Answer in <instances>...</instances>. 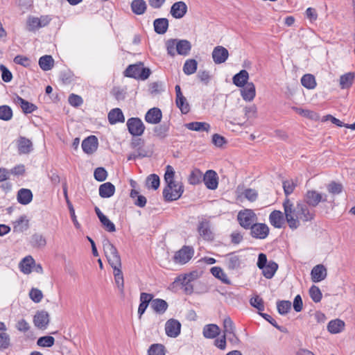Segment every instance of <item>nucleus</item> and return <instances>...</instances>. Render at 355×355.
Here are the masks:
<instances>
[{
	"instance_id": "1",
	"label": "nucleus",
	"mask_w": 355,
	"mask_h": 355,
	"mask_svg": "<svg viewBox=\"0 0 355 355\" xmlns=\"http://www.w3.org/2000/svg\"><path fill=\"white\" fill-rule=\"evenodd\" d=\"M283 207L286 221L291 230H296L301 223H306L314 218V213L311 211L306 205L295 204L288 198H286L283 202Z\"/></svg>"
},
{
	"instance_id": "2",
	"label": "nucleus",
	"mask_w": 355,
	"mask_h": 355,
	"mask_svg": "<svg viewBox=\"0 0 355 355\" xmlns=\"http://www.w3.org/2000/svg\"><path fill=\"white\" fill-rule=\"evenodd\" d=\"M175 171L173 168L168 165L166 168L164 180L167 184L163 191L166 200L173 201L180 198L183 193V187L180 182L174 180Z\"/></svg>"
},
{
	"instance_id": "3",
	"label": "nucleus",
	"mask_w": 355,
	"mask_h": 355,
	"mask_svg": "<svg viewBox=\"0 0 355 355\" xmlns=\"http://www.w3.org/2000/svg\"><path fill=\"white\" fill-rule=\"evenodd\" d=\"M166 49L168 53L172 56L175 54L186 55L191 50V46L187 40H178L176 39H171L166 42Z\"/></svg>"
},
{
	"instance_id": "4",
	"label": "nucleus",
	"mask_w": 355,
	"mask_h": 355,
	"mask_svg": "<svg viewBox=\"0 0 355 355\" xmlns=\"http://www.w3.org/2000/svg\"><path fill=\"white\" fill-rule=\"evenodd\" d=\"M103 247L109 264L114 267L116 265L119 266L121 263V257L115 246L109 240H105L103 241Z\"/></svg>"
},
{
	"instance_id": "5",
	"label": "nucleus",
	"mask_w": 355,
	"mask_h": 355,
	"mask_svg": "<svg viewBox=\"0 0 355 355\" xmlns=\"http://www.w3.org/2000/svg\"><path fill=\"white\" fill-rule=\"evenodd\" d=\"M51 19L49 15H42L40 17L29 16L26 20V29L34 32L40 28L46 26Z\"/></svg>"
},
{
	"instance_id": "6",
	"label": "nucleus",
	"mask_w": 355,
	"mask_h": 355,
	"mask_svg": "<svg viewBox=\"0 0 355 355\" xmlns=\"http://www.w3.org/2000/svg\"><path fill=\"white\" fill-rule=\"evenodd\" d=\"M257 217L254 211L251 209H244L239 212L238 220L239 224L244 228L251 227L252 223L256 221Z\"/></svg>"
},
{
	"instance_id": "7",
	"label": "nucleus",
	"mask_w": 355,
	"mask_h": 355,
	"mask_svg": "<svg viewBox=\"0 0 355 355\" xmlns=\"http://www.w3.org/2000/svg\"><path fill=\"white\" fill-rule=\"evenodd\" d=\"M194 250L192 247L183 246L174 256V261L180 264L187 263L193 256Z\"/></svg>"
},
{
	"instance_id": "8",
	"label": "nucleus",
	"mask_w": 355,
	"mask_h": 355,
	"mask_svg": "<svg viewBox=\"0 0 355 355\" xmlns=\"http://www.w3.org/2000/svg\"><path fill=\"white\" fill-rule=\"evenodd\" d=\"M127 126L130 133L134 136L141 135L145 129L143 122L138 118L128 119Z\"/></svg>"
},
{
	"instance_id": "9",
	"label": "nucleus",
	"mask_w": 355,
	"mask_h": 355,
	"mask_svg": "<svg viewBox=\"0 0 355 355\" xmlns=\"http://www.w3.org/2000/svg\"><path fill=\"white\" fill-rule=\"evenodd\" d=\"M181 331L180 322L173 318L169 319L165 324V331L168 336L171 338L178 337Z\"/></svg>"
},
{
	"instance_id": "10",
	"label": "nucleus",
	"mask_w": 355,
	"mask_h": 355,
	"mask_svg": "<svg viewBox=\"0 0 355 355\" xmlns=\"http://www.w3.org/2000/svg\"><path fill=\"white\" fill-rule=\"evenodd\" d=\"M202 180L206 187L211 190H215L218 185V177L217 173L213 170L206 171L202 177Z\"/></svg>"
},
{
	"instance_id": "11",
	"label": "nucleus",
	"mask_w": 355,
	"mask_h": 355,
	"mask_svg": "<svg viewBox=\"0 0 355 355\" xmlns=\"http://www.w3.org/2000/svg\"><path fill=\"white\" fill-rule=\"evenodd\" d=\"M33 323L38 329H45L49 323V314L45 311H37L34 315Z\"/></svg>"
},
{
	"instance_id": "12",
	"label": "nucleus",
	"mask_w": 355,
	"mask_h": 355,
	"mask_svg": "<svg viewBox=\"0 0 355 355\" xmlns=\"http://www.w3.org/2000/svg\"><path fill=\"white\" fill-rule=\"evenodd\" d=\"M269 234V228L264 223H255L251 226V234L254 238L263 239Z\"/></svg>"
},
{
	"instance_id": "13",
	"label": "nucleus",
	"mask_w": 355,
	"mask_h": 355,
	"mask_svg": "<svg viewBox=\"0 0 355 355\" xmlns=\"http://www.w3.org/2000/svg\"><path fill=\"white\" fill-rule=\"evenodd\" d=\"M229 57V52L222 46H216L212 51V58L216 64L225 62Z\"/></svg>"
},
{
	"instance_id": "14",
	"label": "nucleus",
	"mask_w": 355,
	"mask_h": 355,
	"mask_svg": "<svg viewBox=\"0 0 355 355\" xmlns=\"http://www.w3.org/2000/svg\"><path fill=\"white\" fill-rule=\"evenodd\" d=\"M188 7L184 1H178L174 3L171 8L170 13L175 19L182 18L187 12Z\"/></svg>"
},
{
	"instance_id": "15",
	"label": "nucleus",
	"mask_w": 355,
	"mask_h": 355,
	"mask_svg": "<svg viewBox=\"0 0 355 355\" xmlns=\"http://www.w3.org/2000/svg\"><path fill=\"white\" fill-rule=\"evenodd\" d=\"M269 220L270 224L275 228L283 227L286 221L284 212L282 213L279 210L272 211L269 216Z\"/></svg>"
},
{
	"instance_id": "16",
	"label": "nucleus",
	"mask_w": 355,
	"mask_h": 355,
	"mask_svg": "<svg viewBox=\"0 0 355 355\" xmlns=\"http://www.w3.org/2000/svg\"><path fill=\"white\" fill-rule=\"evenodd\" d=\"M327 275V270L324 266L318 264L314 266L311 270V280L313 282H319L324 280Z\"/></svg>"
},
{
	"instance_id": "17",
	"label": "nucleus",
	"mask_w": 355,
	"mask_h": 355,
	"mask_svg": "<svg viewBox=\"0 0 355 355\" xmlns=\"http://www.w3.org/2000/svg\"><path fill=\"white\" fill-rule=\"evenodd\" d=\"M258 193L255 189H245L241 190L239 188L236 191V198L240 201H243V198L247 199L250 202H254L257 200Z\"/></svg>"
},
{
	"instance_id": "18",
	"label": "nucleus",
	"mask_w": 355,
	"mask_h": 355,
	"mask_svg": "<svg viewBox=\"0 0 355 355\" xmlns=\"http://www.w3.org/2000/svg\"><path fill=\"white\" fill-rule=\"evenodd\" d=\"M355 73L350 71L341 75L338 79L339 87L342 89H348L354 84Z\"/></svg>"
},
{
	"instance_id": "19",
	"label": "nucleus",
	"mask_w": 355,
	"mask_h": 355,
	"mask_svg": "<svg viewBox=\"0 0 355 355\" xmlns=\"http://www.w3.org/2000/svg\"><path fill=\"white\" fill-rule=\"evenodd\" d=\"M241 87V94L243 99L248 102L252 101L256 96V89L254 83L250 82Z\"/></svg>"
},
{
	"instance_id": "20",
	"label": "nucleus",
	"mask_w": 355,
	"mask_h": 355,
	"mask_svg": "<svg viewBox=\"0 0 355 355\" xmlns=\"http://www.w3.org/2000/svg\"><path fill=\"white\" fill-rule=\"evenodd\" d=\"M113 269V275L114 277L115 284L121 292V293L123 294L124 293V279L123 275L121 270V263L119 266H111Z\"/></svg>"
},
{
	"instance_id": "21",
	"label": "nucleus",
	"mask_w": 355,
	"mask_h": 355,
	"mask_svg": "<svg viewBox=\"0 0 355 355\" xmlns=\"http://www.w3.org/2000/svg\"><path fill=\"white\" fill-rule=\"evenodd\" d=\"M98 147V139L95 136H90L83 140L82 148L85 153L92 154Z\"/></svg>"
},
{
	"instance_id": "22",
	"label": "nucleus",
	"mask_w": 355,
	"mask_h": 355,
	"mask_svg": "<svg viewBox=\"0 0 355 355\" xmlns=\"http://www.w3.org/2000/svg\"><path fill=\"white\" fill-rule=\"evenodd\" d=\"M305 202L310 206L315 207L320 201H325V199H322L321 193L316 191H308L304 197Z\"/></svg>"
},
{
	"instance_id": "23",
	"label": "nucleus",
	"mask_w": 355,
	"mask_h": 355,
	"mask_svg": "<svg viewBox=\"0 0 355 355\" xmlns=\"http://www.w3.org/2000/svg\"><path fill=\"white\" fill-rule=\"evenodd\" d=\"M162 117L161 110L159 108L153 107L147 112L145 120L149 123L157 124L160 122Z\"/></svg>"
},
{
	"instance_id": "24",
	"label": "nucleus",
	"mask_w": 355,
	"mask_h": 355,
	"mask_svg": "<svg viewBox=\"0 0 355 355\" xmlns=\"http://www.w3.org/2000/svg\"><path fill=\"white\" fill-rule=\"evenodd\" d=\"M198 232L205 240L212 241L214 239V234L210 230L208 222L202 221L198 226Z\"/></svg>"
},
{
	"instance_id": "25",
	"label": "nucleus",
	"mask_w": 355,
	"mask_h": 355,
	"mask_svg": "<svg viewBox=\"0 0 355 355\" xmlns=\"http://www.w3.org/2000/svg\"><path fill=\"white\" fill-rule=\"evenodd\" d=\"M249 79V73L248 72L243 69L239 73H236L234 76L232 80L233 83L239 87H244L247 83Z\"/></svg>"
},
{
	"instance_id": "26",
	"label": "nucleus",
	"mask_w": 355,
	"mask_h": 355,
	"mask_svg": "<svg viewBox=\"0 0 355 355\" xmlns=\"http://www.w3.org/2000/svg\"><path fill=\"white\" fill-rule=\"evenodd\" d=\"M14 101L16 104L19 105L21 108L22 109L23 112L26 114L32 113L34 112L37 107L34 104L24 100L21 97L17 96L15 99Z\"/></svg>"
},
{
	"instance_id": "27",
	"label": "nucleus",
	"mask_w": 355,
	"mask_h": 355,
	"mask_svg": "<svg viewBox=\"0 0 355 355\" xmlns=\"http://www.w3.org/2000/svg\"><path fill=\"white\" fill-rule=\"evenodd\" d=\"M292 110H294L297 114L313 121H317L320 119V115L310 110L303 109L297 107H293Z\"/></svg>"
},
{
	"instance_id": "28",
	"label": "nucleus",
	"mask_w": 355,
	"mask_h": 355,
	"mask_svg": "<svg viewBox=\"0 0 355 355\" xmlns=\"http://www.w3.org/2000/svg\"><path fill=\"white\" fill-rule=\"evenodd\" d=\"M13 225L15 232H23L28 229L29 220L26 216H21L14 222Z\"/></svg>"
},
{
	"instance_id": "29",
	"label": "nucleus",
	"mask_w": 355,
	"mask_h": 355,
	"mask_svg": "<svg viewBox=\"0 0 355 355\" xmlns=\"http://www.w3.org/2000/svg\"><path fill=\"white\" fill-rule=\"evenodd\" d=\"M150 306L155 313L163 314L168 309V305L165 300L157 298L152 300Z\"/></svg>"
},
{
	"instance_id": "30",
	"label": "nucleus",
	"mask_w": 355,
	"mask_h": 355,
	"mask_svg": "<svg viewBox=\"0 0 355 355\" xmlns=\"http://www.w3.org/2000/svg\"><path fill=\"white\" fill-rule=\"evenodd\" d=\"M345 324L340 319L331 320L327 326L328 331L331 334H338L344 330Z\"/></svg>"
},
{
	"instance_id": "31",
	"label": "nucleus",
	"mask_w": 355,
	"mask_h": 355,
	"mask_svg": "<svg viewBox=\"0 0 355 355\" xmlns=\"http://www.w3.org/2000/svg\"><path fill=\"white\" fill-rule=\"evenodd\" d=\"M34 265L35 260L31 256H27L19 263V268L23 273L30 274Z\"/></svg>"
},
{
	"instance_id": "32",
	"label": "nucleus",
	"mask_w": 355,
	"mask_h": 355,
	"mask_svg": "<svg viewBox=\"0 0 355 355\" xmlns=\"http://www.w3.org/2000/svg\"><path fill=\"white\" fill-rule=\"evenodd\" d=\"M108 120L111 124H115L118 122H124L125 118L122 111L119 108H114L109 112Z\"/></svg>"
},
{
	"instance_id": "33",
	"label": "nucleus",
	"mask_w": 355,
	"mask_h": 355,
	"mask_svg": "<svg viewBox=\"0 0 355 355\" xmlns=\"http://www.w3.org/2000/svg\"><path fill=\"white\" fill-rule=\"evenodd\" d=\"M115 191L114 186L110 182H106L99 187V195L102 198H110Z\"/></svg>"
},
{
	"instance_id": "34",
	"label": "nucleus",
	"mask_w": 355,
	"mask_h": 355,
	"mask_svg": "<svg viewBox=\"0 0 355 355\" xmlns=\"http://www.w3.org/2000/svg\"><path fill=\"white\" fill-rule=\"evenodd\" d=\"M131 9L136 15H143L147 9V5L144 0H133L131 3Z\"/></svg>"
},
{
	"instance_id": "35",
	"label": "nucleus",
	"mask_w": 355,
	"mask_h": 355,
	"mask_svg": "<svg viewBox=\"0 0 355 355\" xmlns=\"http://www.w3.org/2000/svg\"><path fill=\"white\" fill-rule=\"evenodd\" d=\"M33 194L31 190L28 189H21L18 191L17 200L22 205H27L31 202Z\"/></svg>"
},
{
	"instance_id": "36",
	"label": "nucleus",
	"mask_w": 355,
	"mask_h": 355,
	"mask_svg": "<svg viewBox=\"0 0 355 355\" xmlns=\"http://www.w3.org/2000/svg\"><path fill=\"white\" fill-rule=\"evenodd\" d=\"M185 127L190 130L208 132L210 125L206 122H191L186 123Z\"/></svg>"
},
{
	"instance_id": "37",
	"label": "nucleus",
	"mask_w": 355,
	"mask_h": 355,
	"mask_svg": "<svg viewBox=\"0 0 355 355\" xmlns=\"http://www.w3.org/2000/svg\"><path fill=\"white\" fill-rule=\"evenodd\" d=\"M18 150L20 154H26L32 149V142L24 137H21L17 142Z\"/></svg>"
},
{
	"instance_id": "38",
	"label": "nucleus",
	"mask_w": 355,
	"mask_h": 355,
	"mask_svg": "<svg viewBox=\"0 0 355 355\" xmlns=\"http://www.w3.org/2000/svg\"><path fill=\"white\" fill-rule=\"evenodd\" d=\"M301 83L308 89H313L317 85L315 76L310 73L305 74L302 77Z\"/></svg>"
},
{
	"instance_id": "39",
	"label": "nucleus",
	"mask_w": 355,
	"mask_h": 355,
	"mask_svg": "<svg viewBox=\"0 0 355 355\" xmlns=\"http://www.w3.org/2000/svg\"><path fill=\"white\" fill-rule=\"evenodd\" d=\"M220 334V329L216 324L206 325L203 329V335L208 338H213Z\"/></svg>"
},
{
	"instance_id": "40",
	"label": "nucleus",
	"mask_w": 355,
	"mask_h": 355,
	"mask_svg": "<svg viewBox=\"0 0 355 355\" xmlns=\"http://www.w3.org/2000/svg\"><path fill=\"white\" fill-rule=\"evenodd\" d=\"M202 171L198 168H194L188 177V182L190 184L196 185L202 182Z\"/></svg>"
},
{
	"instance_id": "41",
	"label": "nucleus",
	"mask_w": 355,
	"mask_h": 355,
	"mask_svg": "<svg viewBox=\"0 0 355 355\" xmlns=\"http://www.w3.org/2000/svg\"><path fill=\"white\" fill-rule=\"evenodd\" d=\"M278 268V265L273 261L268 263L262 269L263 276L267 279H271Z\"/></svg>"
},
{
	"instance_id": "42",
	"label": "nucleus",
	"mask_w": 355,
	"mask_h": 355,
	"mask_svg": "<svg viewBox=\"0 0 355 355\" xmlns=\"http://www.w3.org/2000/svg\"><path fill=\"white\" fill-rule=\"evenodd\" d=\"M168 26V21L166 18L157 19L154 21V28L156 33L163 34L166 33Z\"/></svg>"
},
{
	"instance_id": "43",
	"label": "nucleus",
	"mask_w": 355,
	"mask_h": 355,
	"mask_svg": "<svg viewBox=\"0 0 355 355\" xmlns=\"http://www.w3.org/2000/svg\"><path fill=\"white\" fill-rule=\"evenodd\" d=\"M54 64V60L51 55H44L40 58L39 65L44 71L51 69Z\"/></svg>"
},
{
	"instance_id": "44",
	"label": "nucleus",
	"mask_w": 355,
	"mask_h": 355,
	"mask_svg": "<svg viewBox=\"0 0 355 355\" xmlns=\"http://www.w3.org/2000/svg\"><path fill=\"white\" fill-rule=\"evenodd\" d=\"M211 274L225 284H230V281L227 275L220 267H213L211 269Z\"/></svg>"
},
{
	"instance_id": "45",
	"label": "nucleus",
	"mask_w": 355,
	"mask_h": 355,
	"mask_svg": "<svg viewBox=\"0 0 355 355\" xmlns=\"http://www.w3.org/2000/svg\"><path fill=\"white\" fill-rule=\"evenodd\" d=\"M141 67V64L130 65L125 71V76L139 78Z\"/></svg>"
},
{
	"instance_id": "46",
	"label": "nucleus",
	"mask_w": 355,
	"mask_h": 355,
	"mask_svg": "<svg viewBox=\"0 0 355 355\" xmlns=\"http://www.w3.org/2000/svg\"><path fill=\"white\" fill-rule=\"evenodd\" d=\"M198 63L196 60L189 59L187 60L183 67L184 72L187 75L193 74L197 69Z\"/></svg>"
},
{
	"instance_id": "47",
	"label": "nucleus",
	"mask_w": 355,
	"mask_h": 355,
	"mask_svg": "<svg viewBox=\"0 0 355 355\" xmlns=\"http://www.w3.org/2000/svg\"><path fill=\"white\" fill-rule=\"evenodd\" d=\"M244 113H245V121H243V123L245 121L250 119H255L257 116V107L255 105H251L250 106H246L244 108ZM243 124V123H241Z\"/></svg>"
},
{
	"instance_id": "48",
	"label": "nucleus",
	"mask_w": 355,
	"mask_h": 355,
	"mask_svg": "<svg viewBox=\"0 0 355 355\" xmlns=\"http://www.w3.org/2000/svg\"><path fill=\"white\" fill-rule=\"evenodd\" d=\"M31 243L34 247L44 248L46 244V241L42 234H35L31 237Z\"/></svg>"
},
{
	"instance_id": "49",
	"label": "nucleus",
	"mask_w": 355,
	"mask_h": 355,
	"mask_svg": "<svg viewBox=\"0 0 355 355\" xmlns=\"http://www.w3.org/2000/svg\"><path fill=\"white\" fill-rule=\"evenodd\" d=\"M146 184L148 189H157L159 186V176L155 174L150 175L146 179Z\"/></svg>"
},
{
	"instance_id": "50",
	"label": "nucleus",
	"mask_w": 355,
	"mask_h": 355,
	"mask_svg": "<svg viewBox=\"0 0 355 355\" xmlns=\"http://www.w3.org/2000/svg\"><path fill=\"white\" fill-rule=\"evenodd\" d=\"M55 339L51 336H46L40 337L37 341V345L42 347H51L54 345Z\"/></svg>"
},
{
	"instance_id": "51",
	"label": "nucleus",
	"mask_w": 355,
	"mask_h": 355,
	"mask_svg": "<svg viewBox=\"0 0 355 355\" xmlns=\"http://www.w3.org/2000/svg\"><path fill=\"white\" fill-rule=\"evenodd\" d=\"M148 353V355H165V347L162 344H153L150 347Z\"/></svg>"
},
{
	"instance_id": "52",
	"label": "nucleus",
	"mask_w": 355,
	"mask_h": 355,
	"mask_svg": "<svg viewBox=\"0 0 355 355\" xmlns=\"http://www.w3.org/2000/svg\"><path fill=\"white\" fill-rule=\"evenodd\" d=\"M198 277V274L197 272H192L189 274H186L183 276H180L177 279V282H181V284H189L191 283L193 281L196 279Z\"/></svg>"
},
{
	"instance_id": "53",
	"label": "nucleus",
	"mask_w": 355,
	"mask_h": 355,
	"mask_svg": "<svg viewBox=\"0 0 355 355\" xmlns=\"http://www.w3.org/2000/svg\"><path fill=\"white\" fill-rule=\"evenodd\" d=\"M176 105L183 114H187L189 111V105L184 96L176 98Z\"/></svg>"
},
{
	"instance_id": "54",
	"label": "nucleus",
	"mask_w": 355,
	"mask_h": 355,
	"mask_svg": "<svg viewBox=\"0 0 355 355\" xmlns=\"http://www.w3.org/2000/svg\"><path fill=\"white\" fill-rule=\"evenodd\" d=\"M309 295L311 298L315 302H319L321 301L322 295L320 288L318 286L315 285L312 286L309 289Z\"/></svg>"
},
{
	"instance_id": "55",
	"label": "nucleus",
	"mask_w": 355,
	"mask_h": 355,
	"mask_svg": "<svg viewBox=\"0 0 355 355\" xmlns=\"http://www.w3.org/2000/svg\"><path fill=\"white\" fill-rule=\"evenodd\" d=\"M12 116V111L8 105L0 106V119L4 121L10 120Z\"/></svg>"
},
{
	"instance_id": "56",
	"label": "nucleus",
	"mask_w": 355,
	"mask_h": 355,
	"mask_svg": "<svg viewBox=\"0 0 355 355\" xmlns=\"http://www.w3.org/2000/svg\"><path fill=\"white\" fill-rule=\"evenodd\" d=\"M227 264L230 269L234 270L238 268L241 264L240 257L237 255H230L227 259Z\"/></svg>"
},
{
	"instance_id": "57",
	"label": "nucleus",
	"mask_w": 355,
	"mask_h": 355,
	"mask_svg": "<svg viewBox=\"0 0 355 355\" xmlns=\"http://www.w3.org/2000/svg\"><path fill=\"white\" fill-rule=\"evenodd\" d=\"M234 331V326L233 322L230 318H225L223 321V333L224 336H228V334H232Z\"/></svg>"
},
{
	"instance_id": "58",
	"label": "nucleus",
	"mask_w": 355,
	"mask_h": 355,
	"mask_svg": "<svg viewBox=\"0 0 355 355\" xmlns=\"http://www.w3.org/2000/svg\"><path fill=\"white\" fill-rule=\"evenodd\" d=\"M295 187L296 184L292 180H286L283 182V188L286 198L293 192Z\"/></svg>"
},
{
	"instance_id": "59",
	"label": "nucleus",
	"mask_w": 355,
	"mask_h": 355,
	"mask_svg": "<svg viewBox=\"0 0 355 355\" xmlns=\"http://www.w3.org/2000/svg\"><path fill=\"white\" fill-rule=\"evenodd\" d=\"M10 345V336L6 333L3 332L0 334V349H6L8 348Z\"/></svg>"
},
{
	"instance_id": "60",
	"label": "nucleus",
	"mask_w": 355,
	"mask_h": 355,
	"mask_svg": "<svg viewBox=\"0 0 355 355\" xmlns=\"http://www.w3.org/2000/svg\"><path fill=\"white\" fill-rule=\"evenodd\" d=\"M291 309V303L289 301H281L277 303V309L280 314L287 313Z\"/></svg>"
},
{
	"instance_id": "61",
	"label": "nucleus",
	"mask_w": 355,
	"mask_h": 355,
	"mask_svg": "<svg viewBox=\"0 0 355 355\" xmlns=\"http://www.w3.org/2000/svg\"><path fill=\"white\" fill-rule=\"evenodd\" d=\"M343 186L339 183L332 182L327 186V190L332 194H338L342 191Z\"/></svg>"
},
{
	"instance_id": "62",
	"label": "nucleus",
	"mask_w": 355,
	"mask_h": 355,
	"mask_svg": "<svg viewBox=\"0 0 355 355\" xmlns=\"http://www.w3.org/2000/svg\"><path fill=\"white\" fill-rule=\"evenodd\" d=\"M31 299L36 303L40 302L43 298L42 291L37 288H33L29 293Z\"/></svg>"
},
{
	"instance_id": "63",
	"label": "nucleus",
	"mask_w": 355,
	"mask_h": 355,
	"mask_svg": "<svg viewBox=\"0 0 355 355\" xmlns=\"http://www.w3.org/2000/svg\"><path fill=\"white\" fill-rule=\"evenodd\" d=\"M250 304L257 308L259 311L264 310L263 301L259 296H255L251 298Z\"/></svg>"
},
{
	"instance_id": "64",
	"label": "nucleus",
	"mask_w": 355,
	"mask_h": 355,
	"mask_svg": "<svg viewBox=\"0 0 355 355\" xmlns=\"http://www.w3.org/2000/svg\"><path fill=\"white\" fill-rule=\"evenodd\" d=\"M107 175V171L102 167L97 168L94 171V178L99 182L104 181L106 179Z\"/></svg>"
}]
</instances>
